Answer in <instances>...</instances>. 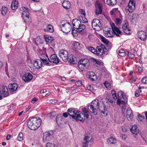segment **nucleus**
<instances>
[{"instance_id": "f257e3e1", "label": "nucleus", "mask_w": 147, "mask_h": 147, "mask_svg": "<svg viewBox=\"0 0 147 147\" xmlns=\"http://www.w3.org/2000/svg\"><path fill=\"white\" fill-rule=\"evenodd\" d=\"M88 109L90 112L94 115L97 114V108L99 110L101 113L105 114L107 111V109L105 107L104 102L97 99H95L92 101L91 105H88Z\"/></svg>"}, {"instance_id": "f03ea898", "label": "nucleus", "mask_w": 147, "mask_h": 147, "mask_svg": "<svg viewBox=\"0 0 147 147\" xmlns=\"http://www.w3.org/2000/svg\"><path fill=\"white\" fill-rule=\"evenodd\" d=\"M68 114L70 117L77 120L84 121V116L80 111L76 110L74 109L70 108L67 111Z\"/></svg>"}, {"instance_id": "7ed1b4c3", "label": "nucleus", "mask_w": 147, "mask_h": 147, "mask_svg": "<svg viewBox=\"0 0 147 147\" xmlns=\"http://www.w3.org/2000/svg\"><path fill=\"white\" fill-rule=\"evenodd\" d=\"M41 121V119L38 117H32L28 121L27 125L31 129H36L40 125Z\"/></svg>"}, {"instance_id": "20e7f679", "label": "nucleus", "mask_w": 147, "mask_h": 147, "mask_svg": "<svg viewBox=\"0 0 147 147\" xmlns=\"http://www.w3.org/2000/svg\"><path fill=\"white\" fill-rule=\"evenodd\" d=\"M60 26L62 31L65 33L69 32L71 29L69 23L66 20L61 21L60 23Z\"/></svg>"}, {"instance_id": "39448f33", "label": "nucleus", "mask_w": 147, "mask_h": 147, "mask_svg": "<svg viewBox=\"0 0 147 147\" xmlns=\"http://www.w3.org/2000/svg\"><path fill=\"white\" fill-rule=\"evenodd\" d=\"M118 98L117 104L118 105L122 104L124 105L127 101V97L125 93L121 91H119L118 93Z\"/></svg>"}, {"instance_id": "423d86ee", "label": "nucleus", "mask_w": 147, "mask_h": 147, "mask_svg": "<svg viewBox=\"0 0 147 147\" xmlns=\"http://www.w3.org/2000/svg\"><path fill=\"white\" fill-rule=\"evenodd\" d=\"M78 67L81 71L87 69L90 65L89 60L88 59H81L78 63Z\"/></svg>"}, {"instance_id": "0eeeda50", "label": "nucleus", "mask_w": 147, "mask_h": 147, "mask_svg": "<svg viewBox=\"0 0 147 147\" xmlns=\"http://www.w3.org/2000/svg\"><path fill=\"white\" fill-rule=\"evenodd\" d=\"M84 141L83 142V147H88V146L91 145L93 142V140L92 136L89 134L86 135L84 139Z\"/></svg>"}, {"instance_id": "6e6552de", "label": "nucleus", "mask_w": 147, "mask_h": 147, "mask_svg": "<svg viewBox=\"0 0 147 147\" xmlns=\"http://www.w3.org/2000/svg\"><path fill=\"white\" fill-rule=\"evenodd\" d=\"M92 28L97 31H99L102 29V25L99 20L98 19H94L92 22Z\"/></svg>"}, {"instance_id": "1a4fd4ad", "label": "nucleus", "mask_w": 147, "mask_h": 147, "mask_svg": "<svg viewBox=\"0 0 147 147\" xmlns=\"http://www.w3.org/2000/svg\"><path fill=\"white\" fill-rule=\"evenodd\" d=\"M21 10L23 11L22 15L24 22L25 23L29 22V21H30V19L29 18V13L28 12V8L25 7H21Z\"/></svg>"}, {"instance_id": "9d476101", "label": "nucleus", "mask_w": 147, "mask_h": 147, "mask_svg": "<svg viewBox=\"0 0 147 147\" xmlns=\"http://www.w3.org/2000/svg\"><path fill=\"white\" fill-rule=\"evenodd\" d=\"M59 55L63 61L66 62L68 61V53L66 50L63 49L60 50L59 52Z\"/></svg>"}, {"instance_id": "9b49d317", "label": "nucleus", "mask_w": 147, "mask_h": 147, "mask_svg": "<svg viewBox=\"0 0 147 147\" xmlns=\"http://www.w3.org/2000/svg\"><path fill=\"white\" fill-rule=\"evenodd\" d=\"M135 0H129L127 7L125 8L126 12L131 13L135 9Z\"/></svg>"}, {"instance_id": "f8f14e48", "label": "nucleus", "mask_w": 147, "mask_h": 147, "mask_svg": "<svg viewBox=\"0 0 147 147\" xmlns=\"http://www.w3.org/2000/svg\"><path fill=\"white\" fill-rule=\"evenodd\" d=\"M96 48V51H97V53L96 55H102L107 52V49L102 44L97 46Z\"/></svg>"}, {"instance_id": "ddd939ff", "label": "nucleus", "mask_w": 147, "mask_h": 147, "mask_svg": "<svg viewBox=\"0 0 147 147\" xmlns=\"http://www.w3.org/2000/svg\"><path fill=\"white\" fill-rule=\"evenodd\" d=\"M95 13L97 16L101 14L102 12V4L99 3L98 1H96L95 4Z\"/></svg>"}, {"instance_id": "4468645a", "label": "nucleus", "mask_w": 147, "mask_h": 147, "mask_svg": "<svg viewBox=\"0 0 147 147\" xmlns=\"http://www.w3.org/2000/svg\"><path fill=\"white\" fill-rule=\"evenodd\" d=\"M121 28L124 32L127 34H130V30L129 27V24L127 21L124 22L122 25Z\"/></svg>"}, {"instance_id": "2eb2a0df", "label": "nucleus", "mask_w": 147, "mask_h": 147, "mask_svg": "<svg viewBox=\"0 0 147 147\" xmlns=\"http://www.w3.org/2000/svg\"><path fill=\"white\" fill-rule=\"evenodd\" d=\"M104 36L107 37H112L114 35V34L111 30L110 28L105 27L103 29Z\"/></svg>"}, {"instance_id": "dca6fc26", "label": "nucleus", "mask_w": 147, "mask_h": 147, "mask_svg": "<svg viewBox=\"0 0 147 147\" xmlns=\"http://www.w3.org/2000/svg\"><path fill=\"white\" fill-rule=\"evenodd\" d=\"M137 34L139 38L142 40L144 41L147 38V33L144 31L138 32Z\"/></svg>"}, {"instance_id": "f3484780", "label": "nucleus", "mask_w": 147, "mask_h": 147, "mask_svg": "<svg viewBox=\"0 0 147 147\" xmlns=\"http://www.w3.org/2000/svg\"><path fill=\"white\" fill-rule=\"evenodd\" d=\"M33 78L32 75L30 73H25L22 77V79L25 82H28L31 80Z\"/></svg>"}, {"instance_id": "a211bd4d", "label": "nucleus", "mask_w": 147, "mask_h": 147, "mask_svg": "<svg viewBox=\"0 0 147 147\" xmlns=\"http://www.w3.org/2000/svg\"><path fill=\"white\" fill-rule=\"evenodd\" d=\"M49 60L54 63L58 64L59 63L60 60L56 55L54 54L51 56Z\"/></svg>"}, {"instance_id": "6ab92c4d", "label": "nucleus", "mask_w": 147, "mask_h": 147, "mask_svg": "<svg viewBox=\"0 0 147 147\" xmlns=\"http://www.w3.org/2000/svg\"><path fill=\"white\" fill-rule=\"evenodd\" d=\"M18 87V84L16 83H13V84H10L8 86V88L11 92H13L16 91Z\"/></svg>"}, {"instance_id": "aec40b11", "label": "nucleus", "mask_w": 147, "mask_h": 147, "mask_svg": "<svg viewBox=\"0 0 147 147\" xmlns=\"http://www.w3.org/2000/svg\"><path fill=\"white\" fill-rule=\"evenodd\" d=\"M111 27L113 32L114 34H115L117 36H119V34H121V31L118 28L116 27L114 24L111 25Z\"/></svg>"}, {"instance_id": "412c9836", "label": "nucleus", "mask_w": 147, "mask_h": 147, "mask_svg": "<svg viewBox=\"0 0 147 147\" xmlns=\"http://www.w3.org/2000/svg\"><path fill=\"white\" fill-rule=\"evenodd\" d=\"M47 58L48 57L47 55H40V60L42 63L43 62L45 64L49 65V63L47 60Z\"/></svg>"}, {"instance_id": "4be33fe9", "label": "nucleus", "mask_w": 147, "mask_h": 147, "mask_svg": "<svg viewBox=\"0 0 147 147\" xmlns=\"http://www.w3.org/2000/svg\"><path fill=\"white\" fill-rule=\"evenodd\" d=\"M34 66L37 69H39L42 66V62L39 59H36L33 62Z\"/></svg>"}, {"instance_id": "5701e85b", "label": "nucleus", "mask_w": 147, "mask_h": 147, "mask_svg": "<svg viewBox=\"0 0 147 147\" xmlns=\"http://www.w3.org/2000/svg\"><path fill=\"white\" fill-rule=\"evenodd\" d=\"M83 113H82L84 116V118L85 117L86 119H88L90 118V113L88 110L86 108L84 107L82 109Z\"/></svg>"}, {"instance_id": "b1692460", "label": "nucleus", "mask_w": 147, "mask_h": 147, "mask_svg": "<svg viewBox=\"0 0 147 147\" xmlns=\"http://www.w3.org/2000/svg\"><path fill=\"white\" fill-rule=\"evenodd\" d=\"M87 75L88 76V78L90 79L92 81H95L97 79V78L95 74L92 71L89 72L88 73Z\"/></svg>"}, {"instance_id": "393cba45", "label": "nucleus", "mask_w": 147, "mask_h": 147, "mask_svg": "<svg viewBox=\"0 0 147 147\" xmlns=\"http://www.w3.org/2000/svg\"><path fill=\"white\" fill-rule=\"evenodd\" d=\"M72 23L74 27L77 29L79 28V26H80L81 22L79 20L75 19L73 20Z\"/></svg>"}, {"instance_id": "a878e982", "label": "nucleus", "mask_w": 147, "mask_h": 147, "mask_svg": "<svg viewBox=\"0 0 147 147\" xmlns=\"http://www.w3.org/2000/svg\"><path fill=\"white\" fill-rule=\"evenodd\" d=\"M126 114L127 119L128 120H130L133 119V115L132 111L130 109H127V110Z\"/></svg>"}, {"instance_id": "bb28decb", "label": "nucleus", "mask_w": 147, "mask_h": 147, "mask_svg": "<svg viewBox=\"0 0 147 147\" xmlns=\"http://www.w3.org/2000/svg\"><path fill=\"white\" fill-rule=\"evenodd\" d=\"M2 93L4 97H7L9 93L6 86H3L2 87Z\"/></svg>"}, {"instance_id": "cd10ccee", "label": "nucleus", "mask_w": 147, "mask_h": 147, "mask_svg": "<svg viewBox=\"0 0 147 147\" xmlns=\"http://www.w3.org/2000/svg\"><path fill=\"white\" fill-rule=\"evenodd\" d=\"M51 134L49 132H46L44 134L43 140L44 142L49 141Z\"/></svg>"}, {"instance_id": "c85d7f7f", "label": "nucleus", "mask_w": 147, "mask_h": 147, "mask_svg": "<svg viewBox=\"0 0 147 147\" xmlns=\"http://www.w3.org/2000/svg\"><path fill=\"white\" fill-rule=\"evenodd\" d=\"M68 61L70 63L73 64H74L77 62L76 58L72 55H70L68 58Z\"/></svg>"}, {"instance_id": "c756f323", "label": "nucleus", "mask_w": 147, "mask_h": 147, "mask_svg": "<svg viewBox=\"0 0 147 147\" xmlns=\"http://www.w3.org/2000/svg\"><path fill=\"white\" fill-rule=\"evenodd\" d=\"M131 131L133 134H137L139 132V130L138 129L137 126L134 125L130 129Z\"/></svg>"}, {"instance_id": "7c9ffc66", "label": "nucleus", "mask_w": 147, "mask_h": 147, "mask_svg": "<svg viewBox=\"0 0 147 147\" xmlns=\"http://www.w3.org/2000/svg\"><path fill=\"white\" fill-rule=\"evenodd\" d=\"M18 2L17 0H13L11 5V8L14 10L17 8Z\"/></svg>"}, {"instance_id": "2f4dec72", "label": "nucleus", "mask_w": 147, "mask_h": 147, "mask_svg": "<svg viewBox=\"0 0 147 147\" xmlns=\"http://www.w3.org/2000/svg\"><path fill=\"white\" fill-rule=\"evenodd\" d=\"M62 5L63 7L66 9H69L71 6L70 3L67 1H64L62 3Z\"/></svg>"}, {"instance_id": "473e14b6", "label": "nucleus", "mask_w": 147, "mask_h": 147, "mask_svg": "<svg viewBox=\"0 0 147 147\" xmlns=\"http://www.w3.org/2000/svg\"><path fill=\"white\" fill-rule=\"evenodd\" d=\"M44 31L45 32H49L52 33L53 32V26L50 25H49L46 28L44 29Z\"/></svg>"}, {"instance_id": "72a5a7b5", "label": "nucleus", "mask_w": 147, "mask_h": 147, "mask_svg": "<svg viewBox=\"0 0 147 147\" xmlns=\"http://www.w3.org/2000/svg\"><path fill=\"white\" fill-rule=\"evenodd\" d=\"M107 4L109 6H113L117 3V0H107Z\"/></svg>"}, {"instance_id": "f704fd0d", "label": "nucleus", "mask_w": 147, "mask_h": 147, "mask_svg": "<svg viewBox=\"0 0 147 147\" xmlns=\"http://www.w3.org/2000/svg\"><path fill=\"white\" fill-rule=\"evenodd\" d=\"M44 38L46 42H51L53 40V38L50 36L45 35Z\"/></svg>"}, {"instance_id": "c9c22d12", "label": "nucleus", "mask_w": 147, "mask_h": 147, "mask_svg": "<svg viewBox=\"0 0 147 147\" xmlns=\"http://www.w3.org/2000/svg\"><path fill=\"white\" fill-rule=\"evenodd\" d=\"M63 119L61 115H58L56 117V121L57 123L61 124L63 121Z\"/></svg>"}, {"instance_id": "e433bc0d", "label": "nucleus", "mask_w": 147, "mask_h": 147, "mask_svg": "<svg viewBox=\"0 0 147 147\" xmlns=\"http://www.w3.org/2000/svg\"><path fill=\"white\" fill-rule=\"evenodd\" d=\"M116 139L113 137H111L107 140V142L110 144H115L116 142Z\"/></svg>"}, {"instance_id": "4c0bfd02", "label": "nucleus", "mask_w": 147, "mask_h": 147, "mask_svg": "<svg viewBox=\"0 0 147 147\" xmlns=\"http://www.w3.org/2000/svg\"><path fill=\"white\" fill-rule=\"evenodd\" d=\"M86 28V26L84 24H82L81 23L80 24L79 28L77 29L78 31L79 32H80Z\"/></svg>"}, {"instance_id": "58836bf2", "label": "nucleus", "mask_w": 147, "mask_h": 147, "mask_svg": "<svg viewBox=\"0 0 147 147\" xmlns=\"http://www.w3.org/2000/svg\"><path fill=\"white\" fill-rule=\"evenodd\" d=\"M87 49L90 51H91L92 53L96 54L97 53V51L94 49V47H87Z\"/></svg>"}, {"instance_id": "ea45409f", "label": "nucleus", "mask_w": 147, "mask_h": 147, "mask_svg": "<svg viewBox=\"0 0 147 147\" xmlns=\"http://www.w3.org/2000/svg\"><path fill=\"white\" fill-rule=\"evenodd\" d=\"M7 7L3 6L2 7V8L1 10L2 14L5 15L6 14V13L7 11Z\"/></svg>"}, {"instance_id": "a19ab883", "label": "nucleus", "mask_w": 147, "mask_h": 147, "mask_svg": "<svg viewBox=\"0 0 147 147\" xmlns=\"http://www.w3.org/2000/svg\"><path fill=\"white\" fill-rule=\"evenodd\" d=\"M118 51L119 55L120 56L123 57L125 55V51L121 49Z\"/></svg>"}, {"instance_id": "79ce46f5", "label": "nucleus", "mask_w": 147, "mask_h": 147, "mask_svg": "<svg viewBox=\"0 0 147 147\" xmlns=\"http://www.w3.org/2000/svg\"><path fill=\"white\" fill-rule=\"evenodd\" d=\"M100 38L101 40L103 43L106 45L108 44V43L109 42L108 40L102 36H100Z\"/></svg>"}, {"instance_id": "37998d69", "label": "nucleus", "mask_w": 147, "mask_h": 147, "mask_svg": "<svg viewBox=\"0 0 147 147\" xmlns=\"http://www.w3.org/2000/svg\"><path fill=\"white\" fill-rule=\"evenodd\" d=\"M144 118V117L143 116L139 114L138 115L137 117V119L140 121H142Z\"/></svg>"}, {"instance_id": "c03bdc74", "label": "nucleus", "mask_w": 147, "mask_h": 147, "mask_svg": "<svg viewBox=\"0 0 147 147\" xmlns=\"http://www.w3.org/2000/svg\"><path fill=\"white\" fill-rule=\"evenodd\" d=\"M23 135L22 133H20L17 137V139L19 141L22 140L23 139Z\"/></svg>"}, {"instance_id": "a18cd8bd", "label": "nucleus", "mask_w": 147, "mask_h": 147, "mask_svg": "<svg viewBox=\"0 0 147 147\" xmlns=\"http://www.w3.org/2000/svg\"><path fill=\"white\" fill-rule=\"evenodd\" d=\"M46 146L47 147H57V146L49 142L47 144Z\"/></svg>"}, {"instance_id": "49530a36", "label": "nucleus", "mask_w": 147, "mask_h": 147, "mask_svg": "<svg viewBox=\"0 0 147 147\" xmlns=\"http://www.w3.org/2000/svg\"><path fill=\"white\" fill-rule=\"evenodd\" d=\"M104 85L105 86V87L108 88H111V85L110 83H109L107 82L106 81L104 83Z\"/></svg>"}, {"instance_id": "de8ad7c7", "label": "nucleus", "mask_w": 147, "mask_h": 147, "mask_svg": "<svg viewBox=\"0 0 147 147\" xmlns=\"http://www.w3.org/2000/svg\"><path fill=\"white\" fill-rule=\"evenodd\" d=\"M121 21H122V20L120 19L119 18H116L115 19V24H116L118 25L121 23V22H122Z\"/></svg>"}, {"instance_id": "09e8293b", "label": "nucleus", "mask_w": 147, "mask_h": 147, "mask_svg": "<svg viewBox=\"0 0 147 147\" xmlns=\"http://www.w3.org/2000/svg\"><path fill=\"white\" fill-rule=\"evenodd\" d=\"M111 93L113 96V97L114 99L115 100L117 99V97L115 92L113 90H112L111 91Z\"/></svg>"}, {"instance_id": "8fccbe9b", "label": "nucleus", "mask_w": 147, "mask_h": 147, "mask_svg": "<svg viewBox=\"0 0 147 147\" xmlns=\"http://www.w3.org/2000/svg\"><path fill=\"white\" fill-rule=\"evenodd\" d=\"M48 102H49L53 104H54L57 102V100L55 99H51L48 100Z\"/></svg>"}, {"instance_id": "3c124183", "label": "nucleus", "mask_w": 147, "mask_h": 147, "mask_svg": "<svg viewBox=\"0 0 147 147\" xmlns=\"http://www.w3.org/2000/svg\"><path fill=\"white\" fill-rule=\"evenodd\" d=\"M94 61L97 64H98L100 65H103V63L100 60L98 59H94Z\"/></svg>"}, {"instance_id": "603ef678", "label": "nucleus", "mask_w": 147, "mask_h": 147, "mask_svg": "<svg viewBox=\"0 0 147 147\" xmlns=\"http://www.w3.org/2000/svg\"><path fill=\"white\" fill-rule=\"evenodd\" d=\"M76 85L78 86H80L82 85V81L80 80L78 81L75 82Z\"/></svg>"}, {"instance_id": "864d4df0", "label": "nucleus", "mask_w": 147, "mask_h": 147, "mask_svg": "<svg viewBox=\"0 0 147 147\" xmlns=\"http://www.w3.org/2000/svg\"><path fill=\"white\" fill-rule=\"evenodd\" d=\"M87 89L88 90L92 91L93 90V87L90 85H88L87 86Z\"/></svg>"}, {"instance_id": "5fc2aeb1", "label": "nucleus", "mask_w": 147, "mask_h": 147, "mask_svg": "<svg viewBox=\"0 0 147 147\" xmlns=\"http://www.w3.org/2000/svg\"><path fill=\"white\" fill-rule=\"evenodd\" d=\"M141 81L142 83L147 84V77H143Z\"/></svg>"}, {"instance_id": "6e6d98bb", "label": "nucleus", "mask_w": 147, "mask_h": 147, "mask_svg": "<svg viewBox=\"0 0 147 147\" xmlns=\"http://www.w3.org/2000/svg\"><path fill=\"white\" fill-rule=\"evenodd\" d=\"M128 56L131 59L135 57V55L134 54L129 53H128Z\"/></svg>"}, {"instance_id": "4d7b16f0", "label": "nucleus", "mask_w": 147, "mask_h": 147, "mask_svg": "<svg viewBox=\"0 0 147 147\" xmlns=\"http://www.w3.org/2000/svg\"><path fill=\"white\" fill-rule=\"evenodd\" d=\"M76 31H75V30H74V29H72V34L74 36H77V34L76 32H75Z\"/></svg>"}, {"instance_id": "13d9d810", "label": "nucleus", "mask_w": 147, "mask_h": 147, "mask_svg": "<svg viewBox=\"0 0 147 147\" xmlns=\"http://www.w3.org/2000/svg\"><path fill=\"white\" fill-rule=\"evenodd\" d=\"M136 80V77H131L130 80L132 82H135Z\"/></svg>"}, {"instance_id": "bf43d9fd", "label": "nucleus", "mask_w": 147, "mask_h": 147, "mask_svg": "<svg viewBox=\"0 0 147 147\" xmlns=\"http://www.w3.org/2000/svg\"><path fill=\"white\" fill-rule=\"evenodd\" d=\"M82 20L83 21V22L84 23H85L88 22V20L86 18L84 17H82Z\"/></svg>"}, {"instance_id": "052dcab7", "label": "nucleus", "mask_w": 147, "mask_h": 147, "mask_svg": "<svg viewBox=\"0 0 147 147\" xmlns=\"http://www.w3.org/2000/svg\"><path fill=\"white\" fill-rule=\"evenodd\" d=\"M80 45V43L77 42H76L74 43V47H76L77 49H79L78 47H79Z\"/></svg>"}, {"instance_id": "680f3d73", "label": "nucleus", "mask_w": 147, "mask_h": 147, "mask_svg": "<svg viewBox=\"0 0 147 147\" xmlns=\"http://www.w3.org/2000/svg\"><path fill=\"white\" fill-rule=\"evenodd\" d=\"M139 92V91H138L137 90L136 91L135 93V96L136 97H138L140 95V93Z\"/></svg>"}, {"instance_id": "e2e57ef3", "label": "nucleus", "mask_w": 147, "mask_h": 147, "mask_svg": "<svg viewBox=\"0 0 147 147\" xmlns=\"http://www.w3.org/2000/svg\"><path fill=\"white\" fill-rule=\"evenodd\" d=\"M117 9H113L112 11H110V13L111 15H113L114 14L115 11H117Z\"/></svg>"}, {"instance_id": "0e129e2a", "label": "nucleus", "mask_w": 147, "mask_h": 147, "mask_svg": "<svg viewBox=\"0 0 147 147\" xmlns=\"http://www.w3.org/2000/svg\"><path fill=\"white\" fill-rule=\"evenodd\" d=\"M108 100L112 105L114 104L115 103V102L113 101L112 100L111 98H109Z\"/></svg>"}, {"instance_id": "69168bd1", "label": "nucleus", "mask_w": 147, "mask_h": 147, "mask_svg": "<svg viewBox=\"0 0 147 147\" xmlns=\"http://www.w3.org/2000/svg\"><path fill=\"white\" fill-rule=\"evenodd\" d=\"M37 100L38 99H36V98H34L31 100V103H34L37 101Z\"/></svg>"}, {"instance_id": "338daca9", "label": "nucleus", "mask_w": 147, "mask_h": 147, "mask_svg": "<svg viewBox=\"0 0 147 147\" xmlns=\"http://www.w3.org/2000/svg\"><path fill=\"white\" fill-rule=\"evenodd\" d=\"M55 112H53L49 114L50 116L55 117Z\"/></svg>"}, {"instance_id": "774afa93", "label": "nucleus", "mask_w": 147, "mask_h": 147, "mask_svg": "<svg viewBox=\"0 0 147 147\" xmlns=\"http://www.w3.org/2000/svg\"><path fill=\"white\" fill-rule=\"evenodd\" d=\"M80 12H81V14L83 15L84 16H85L86 13L84 11H83V10L81 9V10Z\"/></svg>"}]
</instances>
